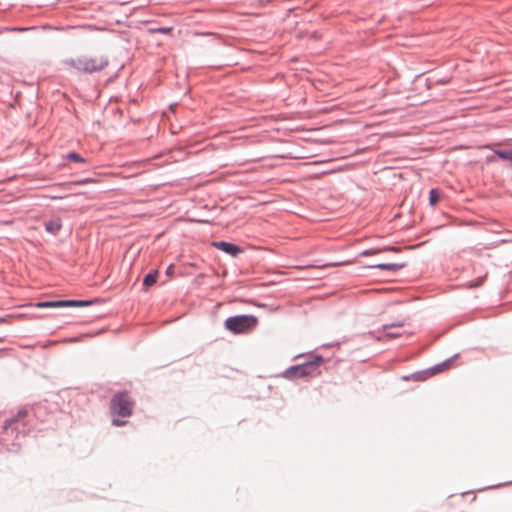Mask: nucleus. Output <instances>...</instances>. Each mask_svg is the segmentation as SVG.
Instances as JSON below:
<instances>
[{"label":"nucleus","instance_id":"1","mask_svg":"<svg viewBox=\"0 0 512 512\" xmlns=\"http://www.w3.org/2000/svg\"><path fill=\"white\" fill-rule=\"evenodd\" d=\"M134 401L130 397L127 390H121L114 393L110 399V413L112 415V425L122 427L127 424V420L119 419L127 418L132 415Z\"/></svg>","mask_w":512,"mask_h":512},{"label":"nucleus","instance_id":"4","mask_svg":"<svg viewBox=\"0 0 512 512\" xmlns=\"http://www.w3.org/2000/svg\"><path fill=\"white\" fill-rule=\"evenodd\" d=\"M259 324V320L252 314H237L226 318L224 328L234 335L251 333Z\"/></svg>","mask_w":512,"mask_h":512},{"label":"nucleus","instance_id":"31","mask_svg":"<svg viewBox=\"0 0 512 512\" xmlns=\"http://www.w3.org/2000/svg\"><path fill=\"white\" fill-rule=\"evenodd\" d=\"M499 486H500V484L499 485H492L490 488H495V487H499Z\"/></svg>","mask_w":512,"mask_h":512},{"label":"nucleus","instance_id":"23","mask_svg":"<svg viewBox=\"0 0 512 512\" xmlns=\"http://www.w3.org/2000/svg\"><path fill=\"white\" fill-rule=\"evenodd\" d=\"M165 274L166 276L168 277H172L174 275V264H170L166 270H165Z\"/></svg>","mask_w":512,"mask_h":512},{"label":"nucleus","instance_id":"29","mask_svg":"<svg viewBox=\"0 0 512 512\" xmlns=\"http://www.w3.org/2000/svg\"><path fill=\"white\" fill-rule=\"evenodd\" d=\"M426 85H427V88H430V83H429L428 79L426 80Z\"/></svg>","mask_w":512,"mask_h":512},{"label":"nucleus","instance_id":"22","mask_svg":"<svg viewBox=\"0 0 512 512\" xmlns=\"http://www.w3.org/2000/svg\"><path fill=\"white\" fill-rule=\"evenodd\" d=\"M29 28H6L4 32H26Z\"/></svg>","mask_w":512,"mask_h":512},{"label":"nucleus","instance_id":"20","mask_svg":"<svg viewBox=\"0 0 512 512\" xmlns=\"http://www.w3.org/2000/svg\"><path fill=\"white\" fill-rule=\"evenodd\" d=\"M421 375H423V379L426 380L428 377L436 374L435 368L432 366L428 369L420 371Z\"/></svg>","mask_w":512,"mask_h":512},{"label":"nucleus","instance_id":"6","mask_svg":"<svg viewBox=\"0 0 512 512\" xmlns=\"http://www.w3.org/2000/svg\"><path fill=\"white\" fill-rule=\"evenodd\" d=\"M212 246L224 253H226L227 255L231 256V257H237L238 255H240L241 253L244 252V249L233 243V242H228V241H214L212 243Z\"/></svg>","mask_w":512,"mask_h":512},{"label":"nucleus","instance_id":"18","mask_svg":"<svg viewBox=\"0 0 512 512\" xmlns=\"http://www.w3.org/2000/svg\"><path fill=\"white\" fill-rule=\"evenodd\" d=\"M404 325V323L402 321H398V322H393V323H389V324H383L381 326V330L383 332H385L386 330H389L391 328H397V327H402Z\"/></svg>","mask_w":512,"mask_h":512},{"label":"nucleus","instance_id":"16","mask_svg":"<svg viewBox=\"0 0 512 512\" xmlns=\"http://www.w3.org/2000/svg\"><path fill=\"white\" fill-rule=\"evenodd\" d=\"M65 158L71 162L75 163H86L87 160L82 157L78 152L76 151H70L65 155Z\"/></svg>","mask_w":512,"mask_h":512},{"label":"nucleus","instance_id":"15","mask_svg":"<svg viewBox=\"0 0 512 512\" xmlns=\"http://www.w3.org/2000/svg\"><path fill=\"white\" fill-rule=\"evenodd\" d=\"M458 356H459V353H456L453 356H451L450 358H447L446 360L434 365L433 367L435 368V371L438 373V372H441V371L449 368L451 366L453 360L458 358Z\"/></svg>","mask_w":512,"mask_h":512},{"label":"nucleus","instance_id":"27","mask_svg":"<svg viewBox=\"0 0 512 512\" xmlns=\"http://www.w3.org/2000/svg\"><path fill=\"white\" fill-rule=\"evenodd\" d=\"M320 36H321V34H316V33L311 34V37H312V39H314V40H319V39H320Z\"/></svg>","mask_w":512,"mask_h":512},{"label":"nucleus","instance_id":"28","mask_svg":"<svg viewBox=\"0 0 512 512\" xmlns=\"http://www.w3.org/2000/svg\"><path fill=\"white\" fill-rule=\"evenodd\" d=\"M198 222L205 223V224H209L210 223V221H208V220H199Z\"/></svg>","mask_w":512,"mask_h":512},{"label":"nucleus","instance_id":"25","mask_svg":"<svg viewBox=\"0 0 512 512\" xmlns=\"http://www.w3.org/2000/svg\"><path fill=\"white\" fill-rule=\"evenodd\" d=\"M150 32H163V33H166V32H171V28H158V29L150 30Z\"/></svg>","mask_w":512,"mask_h":512},{"label":"nucleus","instance_id":"5","mask_svg":"<svg viewBox=\"0 0 512 512\" xmlns=\"http://www.w3.org/2000/svg\"><path fill=\"white\" fill-rule=\"evenodd\" d=\"M484 149L493 152V155H487L485 157L486 164H493L498 158L512 166V147H503L501 143H489L484 146Z\"/></svg>","mask_w":512,"mask_h":512},{"label":"nucleus","instance_id":"9","mask_svg":"<svg viewBox=\"0 0 512 512\" xmlns=\"http://www.w3.org/2000/svg\"><path fill=\"white\" fill-rule=\"evenodd\" d=\"M406 267V263H378L374 265H369L368 268L370 269H380V270H387L391 272H396L398 270H401Z\"/></svg>","mask_w":512,"mask_h":512},{"label":"nucleus","instance_id":"10","mask_svg":"<svg viewBox=\"0 0 512 512\" xmlns=\"http://www.w3.org/2000/svg\"><path fill=\"white\" fill-rule=\"evenodd\" d=\"M44 227H45L46 232H48L52 235H56L62 227L61 218L55 217L48 221H45Z\"/></svg>","mask_w":512,"mask_h":512},{"label":"nucleus","instance_id":"24","mask_svg":"<svg viewBox=\"0 0 512 512\" xmlns=\"http://www.w3.org/2000/svg\"><path fill=\"white\" fill-rule=\"evenodd\" d=\"M90 182H92V180L90 178H85V179H82V180L75 181L74 184L75 185H84V184H87V183H90Z\"/></svg>","mask_w":512,"mask_h":512},{"label":"nucleus","instance_id":"2","mask_svg":"<svg viewBox=\"0 0 512 512\" xmlns=\"http://www.w3.org/2000/svg\"><path fill=\"white\" fill-rule=\"evenodd\" d=\"M324 363V358L320 354H314L308 357L304 362L288 367L282 376L288 380H296L307 376L320 374L319 367Z\"/></svg>","mask_w":512,"mask_h":512},{"label":"nucleus","instance_id":"7","mask_svg":"<svg viewBox=\"0 0 512 512\" xmlns=\"http://www.w3.org/2000/svg\"><path fill=\"white\" fill-rule=\"evenodd\" d=\"M401 335L402 334L399 332H390V331L386 330L381 335H377L375 332L369 331L368 333L364 334V337L366 339H372L374 341H383L386 338L387 339H395V338L400 337Z\"/></svg>","mask_w":512,"mask_h":512},{"label":"nucleus","instance_id":"19","mask_svg":"<svg viewBox=\"0 0 512 512\" xmlns=\"http://www.w3.org/2000/svg\"><path fill=\"white\" fill-rule=\"evenodd\" d=\"M403 379L404 380L413 379L415 381H424L423 375H421L420 371H417L409 376H404Z\"/></svg>","mask_w":512,"mask_h":512},{"label":"nucleus","instance_id":"26","mask_svg":"<svg viewBox=\"0 0 512 512\" xmlns=\"http://www.w3.org/2000/svg\"><path fill=\"white\" fill-rule=\"evenodd\" d=\"M448 82H449V80H448V79H440V80H437V81H436V83H438V84H442V85H445V84H447Z\"/></svg>","mask_w":512,"mask_h":512},{"label":"nucleus","instance_id":"21","mask_svg":"<svg viewBox=\"0 0 512 512\" xmlns=\"http://www.w3.org/2000/svg\"><path fill=\"white\" fill-rule=\"evenodd\" d=\"M421 375H423V379L426 380L428 377L436 374L435 368L432 366L428 369L420 371Z\"/></svg>","mask_w":512,"mask_h":512},{"label":"nucleus","instance_id":"12","mask_svg":"<svg viewBox=\"0 0 512 512\" xmlns=\"http://www.w3.org/2000/svg\"><path fill=\"white\" fill-rule=\"evenodd\" d=\"M385 251L399 252V248L396 246H384L383 248L366 249L361 253V255L362 256H370V255L378 254V253L385 252Z\"/></svg>","mask_w":512,"mask_h":512},{"label":"nucleus","instance_id":"30","mask_svg":"<svg viewBox=\"0 0 512 512\" xmlns=\"http://www.w3.org/2000/svg\"><path fill=\"white\" fill-rule=\"evenodd\" d=\"M5 322V318L0 317V323Z\"/></svg>","mask_w":512,"mask_h":512},{"label":"nucleus","instance_id":"14","mask_svg":"<svg viewBox=\"0 0 512 512\" xmlns=\"http://www.w3.org/2000/svg\"><path fill=\"white\" fill-rule=\"evenodd\" d=\"M442 196V192L439 188H432L429 191V205L435 207Z\"/></svg>","mask_w":512,"mask_h":512},{"label":"nucleus","instance_id":"3","mask_svg":"<svg viewBox=\"0 0 512 512\" xmlns=\"http://www.w3.org/2000/svg\"><path fill=\"white\" fill-rule=\"evenodd\" d=\"M64 63L80 72L93 74L107 67L109 60L108 57L104 55L95 58L82 55L76 58L66 59Z\"/></svg>","mask_w":512,"mask_h":512},{"label":"nucleus","instance_id":"11","mask_svg":"<svg viewBox=\"0 0 512 512\" xmlns=\"http://www.w3.org/2000/svg\"><path fill=\"white\" fill-rule=\"evenodd\" d=\"M94 303V300L67 299L64 300L65 307H87Z\"/></svg>","mask_w":512,"mask_h":512},{"label":"nucleus","instance_id":"8","mask_svg":"<svg viewBox=\"0 0 512 512\" xmlns=\"http://www.w3.org/2000/svg\"><path fill=\"white\" fill-rule=\"evenodd\" d=\"M158 276H159L158 269H152L151 271H149L143 278L142 290L147 292L150 287H152L154 284H156Z\"/></svg>","mask_w":512,"mask_h":512},{"label":"nucleus","instance_id":"13","mask_svg":"<svg viewBox=\"0 0 512 512\" xmlns=\"http://www.w3.org/2000/svg\"><path fill=\"white\" fill-rule=\"evenodd\" d=\"M37 308H63L64 300L41 301L36 304Z\"/></svg>","mask_w":512,"mask_h":512},{"label":"nucleus","instance_id":"17","mask_svg":"<svg viewBox=\"0 0 512 512\" xmlns=\"http://www.w3.org/2000/svg\"><path fill=\"white\" fill-rule=\"evenodd\" d=\"M27 415V411L25 409H21L17 412V414L5 421L4 428H7L8 425L16 423L20 418H24Z\"/></svg>","mask_w":512,"mask_h":512}]
</instances>
